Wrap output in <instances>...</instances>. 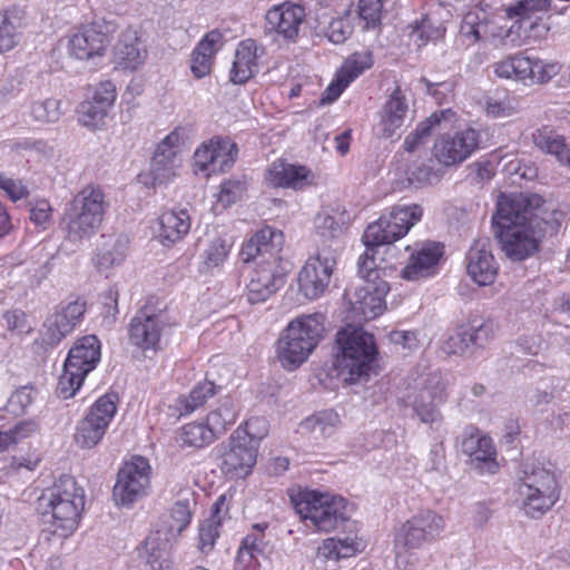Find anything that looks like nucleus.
<instances>
[{"instance_id": "obj_1", "label": "nucleus", "mask_w": 570, "mask_h": 570, "mask_svg": "<svg viewBox=\"0 0 570 570\" xmlns=\"http://www.w3.org/2000/svg\"><path fill=\"white\" fill-rule=\"evenodd\" d=\"M539 194H501L492 216L493 235L511 261L520 262L539 249L544 235V219L537 210L544 205Z\"/></svg>"}, {"instance_id": "obj_2", "label": "nucleus", "mask_w": 570, "mask_h": 570, "mask_svg": "<svg viewBox=\"0 0 570 570\" xmlns=\"http://www.w3.org/2000/svg\"><path fill=\"white\" fill-rule=\"evenodd\" d=\"M283 245V233L267 226L242 247L243 262L257 264L247 284L246 296L250 304L267 301L283 285L282 275L275 272Z\"/></svg>"}, {"instance_id": "obj_3", "label": "nucleus", "mask_w": 570, "mask_h": 570, "mask_svg": "<svg viewBox=\"0 0 570 570\" xmlns=\"http://www.w3.org/2000/svg\"><path fill=\"white\" fill-rule=\"evenodd\" d=\"M83 507V489L77 485L72 476H60L39 499L45 524L41 533L46 540H50V535L60 539L71 535L78 527Z\"/></svg>"}, {"instance_id": "obj_4", "label": "nucleus", "mask_w": 570, "mask_h": 570, "mask_svg": "<svg viewBox=\"0 0 570 570\" xmlns=\"http://www.w3.org/2000/svg\"><path fill=\"white\" fill-rule=\"evenodd\" d=\"M108 204L99 186L87 185L69 203L62 218L66 238L79 243L90 238L100 228Z\"/></svg>"}, {"instance_id": "obj_5", "label": "nucleus", "mask_w": 570, "mask_h": 570, "mask_svg": "<svg viewBox=\"0 0 570 570\" xmlns=\"http://www.w3.org/2000/svg\"><path fill=\"white\" fill-rule=\"evenodd\" d=\"M324 322V314L313 313L287 325L277 342V358L285 370H295L307 360L323 337Z\"/></svg>"}, {"instance_id": "obj_6", "label": "nucleus", "mask_w": 570, "mask_h": 570, "mask_svg": "<svg viewBox=\"0 0 570 570\" xmlns=\"http://www.w3.org/2000/svg\"><path fill=\"white\" fill-rule=\"evenodd\" d=\"M340 351L337 366L347 372V381L355 384L368 379L377 364V346L374 336L361 327L348 325L336 334Z\"/></svg>"}, {"instance_id": "obj_7", "label": "nucleus", "mask_w": 570, "mask_h": 570, "mask_svg": "<svg viewBox=\"0 0 570 570\" xmlns=\"http://www.w3.org/2000/svg\"><path fill=\"white\" fill-rule=\"evenodd\" d=\"M295 510L307 527L323 532L333 531L351 519V508L344 498L317 491L302 493Z\"/></svg>"}, {"instance_id": "obj_8", "label": "nucleus", "mask_w": 570, "mask_h": 570, "mask_svg": "<svg viewBox=\"0 0 570 570\" xmlns=\"http://www.w3.org/2000/svg\"><path fill=\"white\" fill-rule=\"evenodd\" d=\"M265 426V420L254 417L245 423V428H238L229 438L228 444L222 452L220 469L230 478H244L248 475L256 463L257 444L265 433L256 434L255 428Z\"/></svg>"}, {"instance_id": "obj_9", "label": "nucleus", "mask_w": 570, "mask_h": 570, "mask_svg": "<svg viewBox=\"0 0 570 570\" xmlns=\"http://www.w3.org/2000/svg\"><path fill=\"white\" fill-rule=\"evenodd\" d=\"M423 209L420 205H397L386 215H382L365 229L362 240L364 245L381 247L399 240L407 234L422 217Z\"/></svg>"}, {"instance_id": "obj_10", "label": "nucleus", "mask_w": 570, "mask_h": 570, "mask_svg": "<svg viewBox=\"0 0 570 570\" xmlns=\"http://www.w3.org/2000/svg\"><path fill=\"white\" fill-rule=\"evenodd\" d=\"M446 400V381L440 372H434L424 379L422 387L406 396L405 403L422 423L438 430L443 423L440 407Z\"/></svg>"}, {"instance_id": "obj_11", "label": "nucleus", "mask_w": 570, "mask_h": 570, "mask_svg": "<svg viewBox=\"0 0 570 570\" xmlns=\"http://www.w3.org/2000/svg\"><path fill=\"white\" fill-rule=\"evenodd\" d=\"M118 396L107 393L100 396L88 410L76 428L75 442L81 449L97 446L117 412Z\"/></svg>"}, {"instance_id": "obj_12", "label": "nucleus", "mask_w": 570, "mask_h": 570, "mask_svg": "<svg viewBox=\"0 0 570 570\" xmlns=\"http://www.w3.org/2000/svg\"><path fill=\"white\" fill-rule=\"evenodd\" d=\"M150 465L147 459L135 455L117 473L112 497L118 505L130 507L147 494L150 485Z\"/></svg>"}, {"instance_id": "obj_13", "label": "nucleus", "mask_w": 570, "mask_h": 570, "mask_svg": "<svg viewBox=\"0 0 570 570\" xmlns=\"http://www.w3.org/2000/svg\"><path fill=\"white\" fill-rule=\"evenodd\" d=\"M87 309L86 301L76 298L61 302L50 314L40 332L39 344L45 348L57 346L82 321Z\"/></svg>"}, {"instance_id": "obj_14", "label": "nucleus", "mask_w": 570, "mask_h": 570, "mask_svg": "<svg viewBox=\"0 0 570 570\" xmlns=\"http://www.w3.org/2000/svg\"><path fill=\"white\" fill-rule=\"evenodd\" d=\"M337 253L322 248L305 263L298 274L299 291L308 299L318 298L327 288L336 266Z\"/></svg>"}, {"instance_id": "obj_15", "label": "nucleus", "mask_w": 570, "mask_h": 570, "mask_svg": "<svg viewBox=\"0 0 570 570\" xmlns=\"http://www.w3.org/2000/svg\"><path fill=\"white\" fill-rule=\"evenodd\" d=\"M443 529L444 520L441 515L430 510L422 511L402 525L395 538V547L405 551L417 549L434 541Z\"/></svg>"}, {"instance_id": "obj_16", "label": "nucleus", "mask_w": 570, "mask_h": 570, "mask_svg": "<svg viewBox=\"0 0 570 570\" xmlns=\"http://www.w3.org/2000/svg\"><path fill=\"white\" fill-rule=\"evenodd\" d=\"M480 142V131L468 127L453 134L443 135L435 141L433 155L439 165H444L445 167L455 166L463 163L478 150Z\"/></svg>"}, {"instance_id": "obj_17", "label": "nucleus", "mask_w": 570, "mask_h": 570, "mask_svg": "<svg viewBox=\"0 0 570 570\" xmlns=\"http://www.w3.org/2000/svg\"><path fill=\"white\" fill-rule=\"evenodd\" d=\"M389 292L385 281L366 282L355 286L354 291H346L345 297L351 305L354 318L358 322L373 320L385 309L384 297Z\"/></svg>"}, {"instance_id": "obj_18", "label": "nucleus", "mask_w": 570, "mask_h": 570, "mask_svg": "<svg viewBox=\"0 0 570 570\" xmlns=\"http://www.w3.org/2000/svg\"><path fill=\"white\" fill-rule=\"evenodd\" d=\"M305 17V9L299 4L274 6L265 14L264 33L276 35L287 42H296Z\"/></svg>"}, {"instance_id": "obj_19", "label": "nucleus", "mask_w": 570, "mask_h": 570, "mask_svg": "<svg viewBox=\"0 0 570 570\" xmlns=\"http://www.w3.org/2000/svg\"><path fill=\"white\" fill-rule=\"evenodd\" d=\"M461 450L470 458L471 465L481 473L494 474L498 471L492 439L482 435L478 429L470 426L464 431Z\"/></svg>"}, {"instance_id": "obj_20", "label": "nucleus", "mask_w": 570, "mask_h": 570, "mask_svg": "<svg viewBox=\"0 0 570 570\" xmlns=\"http://www.w3.org/2000/svg\"><path fill=\"white\" fill-rule=\"evenodd\" d=\"M466 272L480 286L491 285L498 273V265L489 249V239H478L466 254Z\"/></svg>"}, {"instance_id": "obj_21", "label": "nucleus", "mask_w": 570, "mask_h": 570, "mask_svg": "<svg viewBox=\"0 0 570 570\" xmlns=\"http://www.w3.org/2000/svg\"><path fill=\"white\" fill-rule=\"evenodd\" d=\"M443 255V246L439 243L428 242L415 249L401 276L406 281H419L436 273L439 262Z\"/></svg>"}, {"instance_id": "obj_22", "label": "nucleus", "mask_w": 570, "mask_h": 570, "mask_svg": "<svg viewBox=\"0 0 570 570\" xmlns=\"http://www.w3.org/2000/svg\"><path fill=\"white\" fill-rule=\"evenodd\" d=\"M147 58V49L144 46L138 31L132 28L125 29L114 49V63L122 70H137Z\"/></svg>"}, {"instance_id": "obj_23", "label": "nucleus", "mask_w": 570, "mask_h": 570, "mask_svg": "<svg viewBox=\"0 0 570 570\" xmlns=\"http://www.w3.org/2000/svg\"><path fill=\"white\" fill-rule=\"evenodd\" d=\"M109 40L98 24H88L72 35L69 39V53L80 60L102 56Z\"/></svg>"}, {"instance_id": "obj_24", "label": "nucleus", "mask_w": 570, "mask_h": 570, "mask_svg": "<svg viewBox=\"0 0 570 570\" xmlns=\"http://www.w3.org/2000/svg\"><path fill=\"white\" fill-rule=\"evenodd\" d=\"M165 325L160 315H150L145 311H139L130 322V341L142 350H156Z\"/></svg>"}, {"instance_id": "obj_25", "label": "nucleus", "mask_w": 570, "mask_h": 570, "mask_svg": "<svg viewBox=\"0 0 570 570\" xmlns=\"http://www.w3.org/2000/svg\"><path fill=\"white\" fill-rule=\"evenodd\" d=\"M407 112V98L401 88L396 87L380 111L379 135L383 138L393 137L404 125Z\"/></svg>"}, {"instance_id": "obj_26", "label": "nucleus", "mask_w": 570, "mask_h": 570, "mask_svg": "<svg viewBox=\"0 0 570 570\" xmlns=\"http://www.w3.org/2000/svg\"><path fill=\"white\" fill-rule=\"evenodd\" d=\"M264 53L256 40L245 39L236 48L230 81L235 85H244L258 72V58Z\"/></svg>"}, {"instance_id": "obj_27", "label": "nucleus", "mask_w": 570, "mask_h": 570, "mask_svg": "<svg viewBox=\"0 0 570 570\" xmlns=\"http://www.w3.org/2000/svg\"><path fill=\"white\" fill-rule=\"evenodd\" d=\"M223 32L213 29L198 42L190 59V70L195 78L202 79L212 72L215 56L223 47Z\"/></svg>"}, {"instance_id": "obj_28", "label": "nucleus", "mask_w": 570, "mask_h": 570, "mask_svg": "<svg viewBox=\"0 0 570 570\" xmlns=\"http://www.w3.org/2000/svg\"><path fill=\"white\" fill-rule=\"evenodd\" d=\"M266 181L273 187L302 189L312 184V173L305 166L274 161L267 169Z\"/></svg>"}, {"instance_id": "obj_29", "label": "nucleus", "mask_w": 570, "mask_h": 570, "mask_svg": "<svg viewBox=\"0 0 570 570\" xmlns=\"http://www.w3.org/2000/svg\"><path fill=\"white\" fill-rule=\"evenodd\" d=\"M100 342L95 335L78 340L65 361L66 367L87 375L100 361Z\"/></svg>"}, {"instance_id": "obj_30", "label": "nucleus", "mask_w": 570, "mask_h": 570, "mask_svg": "<svg viewBox=\"0 0 570 570\" xmlns=\"http://www.w3.org/2000/svg\"><path fill=\"white\" fill-rule=\"evenodd\" d=\"M493 20L494 18L491 12L480 7H473L462 17L460 35L470 43H476L495 37Z\"/></svg>"}, {"instance_id": "obj_31", "label": "nucleus", "mask_w": 570, "mask_h": 570, "mask_svg": "<svg viewBox=\"0 0 570 570\" xmlns=\"http://www.w3.org/2000/svg\"><path fill=\"white\" fill-rule=\"evenodd\" d=\"M128 238L124 235L101 236V243L97 247L94 264L101 273H107L122 264L128 249Z\"/></svg>"}, {"instance_id": "obj_32", "label": "nucleus", "mask_w": 570, "mask_h": 570, "mask_svg": "<svg viewBox=\"0 0 570 570\" xmlns=\"http://www.w3.org/2000/svg\"><path fill=\"white\" fill-rule=\"evenodd\" d=\"M453 115L454 114L451 109H443L433 112L430 117L421 121L416 128L404 138V150L409 154L420 151L429 142L433 131L441 125V121L450 120V117Z\"/></svg>"}, {"instance_id": "obj_33", "label": "nucleus", "mask_w": 570, "mask_h": 570, "mask_svg": "<svg viewBox=\"0 0 570 570\" xmlns=\"http://www.w3.org/2000/svg\"><path fill=\"white\" fill-rule=\"evenodd\" d=\"M518 492L525 513L531 518L544 514L559 499V488L548 491L542 488H519Z\"/></svg>"}, {"instance_id": "obj_34", "label": "nucleus", "mask_w": 570, "mask_h": 570, "mask_svg": "<svg viewBox=\"0 0 570 570\" xmlns=\"http://www.w3.org/2000/svg\"><path fill=\"white\" fill-rule=\"evenodd\" d=\"M532 140L539 149L556 156L560 164L570 166V139L543 127L532 134Z\"/></svg>"}, {"instance_id": "obj_35", "label": "nucleus", "mask_w": 570, "mask_h": 570, "mask_svg": "<svg viewBox=\"0 0 570 570\" xmlns=\"http://www.w3.org/2000/svg\"><path fill=\"white\" fill-rule=\"evenodd\" d=\"M24 16V11L16 6L0 11V52L9 51L18 45Z\"/></svg>"}, {"instance_id": "obj_36", "label": "nucleus", "mask_w": 570, "mask_h": 570, "mask_svg": "<svg viewBox=\"0 0 570 570\" xmlns=\"http://www.w3.org/2000/svg\"><path fill=\"white\" fill-rule=\"evenodd\" d=\"M190 217L186 210H168L159 217V238L163 244L183 239L190 229Z\"/></svg>"}, {"instance_id": "obj_37", "label": "nucleus", "mask_w": 570, "mask_h": 570, "mask_svg": "<svg viewBox=\"0 0 570 570\" xmlns=\"http://www.w3.org/2000/svg\"><path fill=\"white\" fill-rule=\"evenodd\" d=\"M444 167L439 165L434 156L426 160H413L405 171L407 183L414 187L438 183L444 174Z\"/></svg>"}, {"instance_id": "obj_38", "label": "nucleus", "mask_w": 570, "mask_h": 570, "mask_svg": "<svg viewBox=\"0 0 570 570\" xmlns=\"http://www.w3.org/2000/svg\"><path fill=\"white\" fill-rule=\"evenodd\" d=\"M138 554L151 570H164L169 567L168 542L161 539L158 533L146 538L138 550Z\"/></svg>"}, {"instance_id": "obj_39", "label": "nucleus", "mask_w": 570, "mask_h": 570, "mask_svg": "<svg viewBox=\"0 0 570 570\" xmlns=\"http://www.w3.org/2000/svg\"><path fill=\"white\" fill-rule=\"evenodd\" d=\"M225 504V497L220 495L213 505L212 515L204 520L199 527V550L207 554L209 553L219 537V527L222 525L224 515L222 514V508Z\"/></svg>"}, {"instance_id": "obj_40", "label": "nucleus", "mask_w": 570, "mask_h": 570, "mask_svg": "<svg viewBox=\"0 0 570 570\" xmlns=\"http://www.w3.org/2000/svg\"><path fill=\"white\" fill-rule=\"evenodd\" d=\"M215 394V384L206 380L195 385L188 395L179 396L175 407L180 415H188L202 407Z\"/></svg>"}, {"instance_id": "obj_41", "label": "nucleus", "mask_w": 570, "mask_h": 570, "mask_svg": "<svg viewBox=\"0 0 570 570\" xmlns=\"http://www.w3.org/2000/svg\"><path fill=\"white\" fill-rule=\"evenodd\" d=\"M519 488L557 489L558 482L554 473L540 463H524L522 465Z\"/></svg>"}, {"instance_id": "obj_42", "label": "nucleus", "mask_w": 570, "mask_h": 570, "mask_svg": "<svg viewBox=\"0 0 570 570\" xmlns=\"http://www.w3.org/2000/svg\"><path fill=\"white\" fill-rule=\"evenodd\" d=\"M356 537L328 538L318 548V553L326 559H341L354 556L361 549Z\"/></svg>"}, {"instance_id": "obj_43", "label": "nucleus", "mask_w": 570, "mask_h": 570, "mask_svg": "<svg viewBox=\"0 0 570 570\" xmlns=\"http://www.w3.org/2000/svg\"><path fill=\"white\" fill-rule=\"evenodd\" d=\"M551 0H517L505 8V14L510 19L523 22L539 18L538 14L549 10Z\"/></svg>"}, {"instance_id": "obj_44", "label": "nucleus", "mask_w": 570, "mask_h": 570, "mask_svg": "<svg viewBox=\"0 0 570 570\" xmlns=\"http://www.w3.org/2000/svg\"><path fill=\"white\" fill-rule=\"evenodd\" d=\"M233 247L230 236L214 237L203 253V264L207 269L219 267L227 259Z\"/></svg>"}, {"instance_id": "obj_45", "label": "nucleus", "mask_w": 570, "mask_h": 570, "mask_svg": "<svg viewBox=\"0 0 570 570\" xmlns=\"http://www.w3.org/2000/svg\"><path fill=\"white\" fill-rule=\"evenodd\" d=\"M217 436L209 425L205 423H189L181 428L179 440L183 445L193 448H204L210 444Z\"/></svg>"}, {"instance_id": "obj_46", "label": "nucleus", "mask_w": 570, "mask_h": 570, "mask_svg": "<svg viewBox=\"0 0 570 570\" xmlns=\"http://www.w3.org/2000/svg\"><path fill=\"white\" fill-rule=\"evenodd\" d=\"M215 159L213 173H224L228 170L236 161L238 148L235 142L228 138L214 137Z\"/></svg>"}, {"instance_id": "obj_47", "label": "nucleus", "mask_w": 570, "mask_h": 570, "mask_svg": "<svg viewBox=\"0 0 570 570\" xmlns=\"http://www.w3.org/2000/svg\"><path fill=\"white\" fill-rule=\"evenodd\" d=\"M338 424L340 415L333 410H325L305 419L302 422V428L328 436L335 431Z\"/></svg>"}, {"instance_id": "obj_48", "label": "nucleus", "mask_w": 570, "mask_h": 570, "mask_svg": "<svg viewBox=\"0 0 570 570\" xmlns=\"http://www.w3.org/2000/svg\"><path fill=\"white\" fill-rule=\"evenodd\" d=\"M185 141V130L180 127L169 132L158 145L154 153L156 164L159 161H167L170 159L176 160V156L179 153L180 146Z\"/></svg>"}, {"instance_id": "obj_49", "label": "nucleus", "mask_w": 570, "mask_h": 570, "mask_svg": "<svg viewBox=\"0 0 570 570\" xmlns=\"http://www.w3.org/2000/svg\"><path fill=\"white\" fill-rule=\"evenodd\" d=\"M237 413L232 401H225L215 411L207 415L206 423L209 425L214 434L218 438L223 434L228 425L235 423Z\"/></svg>"}, {"instance_id": "obj_50", "label": "nucleus", "mask_w": 570, "mask_h": 570, "mask_svg": "<svg viewBox=\"0 0 570 570\" xmlns=\"http://www.w3.org/2000/svg\"><path fill=\"white\" fill-rule=\"evenodd\" d=\"M373 55L370 50L354 52L345 59L338 72L346 79L348 78L353 81L365 70L370 69L373 66Z\"/></svg>"}, {"instance_id": "obj_51", "label": "nucleus", "mask_w": 570, "mask_h": 570, "mask_svg": "<svg viewBox=\"0 0 570 570\" xmlns=\"http://www.w3.org/2000/svg\"><path fill=\"white\" fill-rule=\"evenodd\" d=\"M108 112L109 110L88 99L79 105L78 119L85 127L98 129L104 126Z\"/></svg>"}, {"instance_id": "obj_52", "label": "nucleus", "mask_w": 570, "mask_h": 570, "mask_svg": "<svg viewBox=\"0 0 570 570\" xmlns=\"http://www.w3.org/2000/svg\"><path fill=\"white\" fill-rule=\"evenodd\" d=\"M253 532L248 533L239 548V553H247L252 559L264 554L266 548L264 531L267 529V523H255L252 527Z\"/></svg>"}, {"instance_id": "obj_53", "label": "nucleus", "mask_w": 570, "mask_h": 570, "mask_svg": "<svg viewBox=\"0 0 570 570\" xmlns=\"http://www.w3.org/2000/svg\"><path fill=\"white\" fill-rule=\"evenodd\" d=\"M30 115L38 122H55L61 116L60 101L52 98L36 100L30 106Z\"/></svg>"}, {"instance_id": "obj_54", "label": "nucleus", "mask_w": 570, "mask_h": 570, "mask_svg": "<svg viewBox=\"0 0 570 570\" xmlns=\"http://www.w3.org/2000/svg\"><path fill=\"white\" fill-rule=\"evenodd\" d=\"M86 376L87 375L75 371V368L66 367V364H63V372L57 385V394L65 400L72 397L82 385Z\"/></svg>"}, {"instance_id": "obj_55", "label": "nucleus", "mask_w": 570, "mask_h": 570, "mask_svg": "<svg viewBox=\"0 0 570 570\" xmlns=\"http://www.w3.org/2000/svg\"><path fill=\"white\" fill-rule=\"evenodd\" d=\"M365 252L362 256H360L357 261V268L363 283L366 282H379L381 278L379 277L377 267L375 256L377 254L379 248L373 245H364Z\"/></svg>"}, {"instance_id": "obj_56", "label": "nucleus", "mask_w": 570, "mask_h": 570, "mask_svg": "<svg viewBox=\"0 0 570 570\" xmlns=\"http://www.w3.org/2000/svg\"><path fill=\"white\" fill-rule=\"evenodd\" d=\"M471 346L466 327H458L442 342L441 350L446 355H461Z\"/></svg>"}, {"instance_id": "obj_57", "label": "nucleus", "mask_w": 570, "mask_h": 570, "mask_svg": "<svg viewBox=\"0 0 570 570\" xmlns=\"http://www.w3.org/2000/svg\"><path fill=\"white\" fill-rule=\"evenodd\" d=\"M170 530L177 533L183 532L191 520V510L189 500H178L170 510Z\"/></svg>"}, {"instance_id": "obj_58", "label": "nucleus", "mask_w": 570, "mask_h": 570, "mask_svg": "<svg viewBox=\"0 0 570 570\" xmlns=\"http://www.w3.org/2000/svg\"><path fill=\"white\" fill-rule=\"evenodd\" d=\"M246 190V183L242 178H230L224 181L220 186L218 200L224 206H230L239 200Z\"/></svg>"}, {"instance_id": "obj_59", "label": "nucleus", "mask_w": 570, "mask_h": 570, "mask_svg": "<svg viewBox=\"0 0 570 570\" xmlns=\"http://www.w3.org/2000/svg\"><path fill=\"white\" fill-rule=\"evenodd\" d=\"M353 33V24L348 17L334 19L326 31L328 40L335 45L344 43Z\"/></svg>"}, {"instance_id": "obj_60", "label": "nucleus", "mask_w": 570, "mask_h": 570, "mask_svg": "<svg viewBox=\"0 0 570 570\" xmlns=\"http://www.w3.org/2000/svg\"><path fill=\"white\" fill-rule=\"evenodd\" d=\"M176 160H165L156 164V158H151L150 161V176L153 178V185H164L176 176L177 169Z\"/></svg>"}, {"instance_id": "obj_61", "label": "nucleus", "mask_w": 570, "mask_h": 570, "mask_svg": "<svg viewBox=\"0 0 570 570\" xmlns=\"http://www.w3.org/2000/svg\"><path fill=\"white\" fill-rule=\"evenodd\" d=\"M117 98L116 86L110 81L99 82L94 90L91 101L110 111Z\"/></svg>"}, {"instance_id": "obj_62", "label": "nucleus", "mask_w": 570, "mask_h": 570, "mask_svg": "<svg viewBox=\"0 0 570 570\" xmlns=\"http://www.w3.org/2000/svg\"><path fill=\"white\" fill-rule=\"evenodd\" d=\"M471 346L483 347L494 335L493 322L487 320L466 328Z\"/></svg>"}, {"instance_id": "obj_63", "label": "nucleus", "mask_w": 570, "mask_h": 570, "mask_svg": "<svg viewBox=\"0 0 570 570\" xmlns=\"http://www.w3.org/2000/svg\"><path fill=\"white\" fill-rule=\"evenodd\" d=\"M7 327L10 332L19 335L29 334L32 331L31 325L28 323L27 315L23 311L12 309L3 314Z\"/></svg>"}, {"instance_id": "obj_64", "label": "nucleus", "mask_w": 570, "mask_h": 570, "mask_svg": "<svg viewBox=\"0 0 570 570\" xmlns=\"http://www.w3.org/2000/svg\"><path fill=\"white\" fill-rule=\"evenodd\" d=\"M32 401V390L28 386H22L11 394L8 400V407L12 413H23Z\"/></svg>"}]
</instances>
